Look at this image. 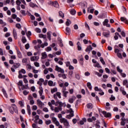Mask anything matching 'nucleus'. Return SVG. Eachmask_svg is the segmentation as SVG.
I'll use <instances>...</instances> for the list:
<instances>
[{
  "mask_svg": "<svg viewBox=\"0 0 128 128\" xmlns=\"http://www.w3.org/2000/svg\"><path fill=\"white\" fill-rule=\"evenodd\" d=\"M123 86H126V88H128V80H123Z\"/></svg>",
  "mask_w": 128,
  "mask_h": 128,
  "instance_id": "412c9836",
  "label": "nucleus"
},
{
  "mask_svg": "<svg viewBox=\"0 0 128 128\" xmlns=\"http://www.w3.org/2000/svg\"><path fill=\"white\" fill-rule=\"evenodd\" d=\"M39 38H46V35H44V34H39Z\"/></svg>",
  "mask_w": 128,
  "mask_h": 128,
  "instance_id": "cd10ccee",
  "label": "nucleus"
},
{
  "mask_svg": "<svg viewBox=\"0 0 128 128\" xmlns=\"http://www.w3.org/2000/svg\"><path fill=\"white\" fill-rule=\"evenodd\" d=\"M41 46L40 44H38L36 46H34V48L36 50H39V48H40Z\"/></svg>",
  "mask_w": 128,
  "mask_h": 128,
  "instance_id": "2f4dec72",
  "label": "nucleus"
},
{
  "mask_svg": "<svg viewBox=\"0 0 128 128\" xmlns=\"http://www.w3.org/2000/svg\"><path fill=\"white\" fill-rule=\"evenodd\" d=\"M90 74L88 72H86L84 73V76H90Z\"/></svg>",
  "mask_w": 128,
  "mask_h": 128,
  "instance_id": "69168bd1",
  "label": "nucleus"
},
{
  "mask_svg": "<svg viewBox=\"0 0 128 128\" xmlns=\"http://www.w3.org/2000/svg\"><path fill=\"white\" fill-rule=\"evenodd\" d=\"M87 86L90 88V90H92V84L90 82H87Z\"/></svg>",
  "mask_w": 128,
  "mask_h": 128,
  "instance_id": "473e14b6",
  "label": "nucleus"
},
{
  "mask_svg": "<svg viewBox=\"0 0 128 128\" xmlns=\"http://www.w3.org/2000/svg\"><path fill=\"white\" fill-rule=\"evenodd\" d=\"M66 30L68 34H70V28L68 27H66Z\"/></svg>",
  "mask_w": 128,
  "mask_h": 128,
  "instance_id": "37998d69",
  "label": "nucleus"
},
{
  "mask_svg": "<svg viewBox=\"0 0 128 128\" xmlns=\"http://www.w3.org/2000/svg\"><path fill=\"white\" fill-rule=\"evenodd\" d=\"M68 112L70 113V114H71V116H74V110H72V108H70L69 110H67Z\"/></svg>",
  "mask_w": 128,
  "mask_h": 128,
  "instance_id": "aec40b11",
  "label": "nucleus"
},
{
  "mask_svg": "<svg viewBox=\"0 0 128 128\" xmlns=\"http://www.w3.org/2000/svg\"><path fill=\"white\" fill-rule=\"evenodd\" d=\"M22 40L23 44H26V37L24 36L22 37Z\"/></svg>",
  "mask_w": 128,
  "mask_h": 128,
  "instance_id": "72a5a7b5",
  "label": "nucleus"
},
{
  "mask_svg": "<svg viewBox=\"0 0 128 128\" xmlns=\"http://www.w3.org/2000/svg\"><path fill=\"white\" fill-rule=\"evenodd\" d=\"M55 70H56V72H61V74H64V70L59 67L58 66H56Z\"/></svg>",
  "mask_w": 128,
  "mask_h": 128,
  "instance_id": "7ed1b4c3",
  "label": "nucleus"
},
{
  "mask_svg": "<svg viewBox=\"0 0 128 128\" xmlns=\"http://www.w3.org/2000/svg\"><path fill=\"white\" fill-rule=\"evenodd\" d=\"M116 100V97L114 96V95H112L111 97L110 98V100H112V102L114 100Z\"/></svg>",
  "mask_w": 128,
  "mask_h": 128,
  "instance_id": "09e8293b",
  "label": "nucleus"
},
{
  "mask_svg": "<svg viewBox=\"0 0 128 128\" xmlns=\"http://www.w3.org/2000/svg\"><path fill=\"white\" fill-rule=\"evenodd\" d=\"M72 24V22L69 19H67V21L66 22V26H69L70 24Z\"/></svg>",
  "mask_w": 128,
  "mask_h": 128,
  "instance_id": "bb28decb",
  "label": "nucleus"
},
{
  "mask_svg": "<svg viewBox=\"0 0 128 128\" xmlns=\"http://www.w3.org/2000/svg\"><path fill=\"white\" fill-rule=\"evenodd\" d=\"M58 92V88H56L51 90L52 94H54V92Z\"/></svg>",
  "mask_w": 128,
  "mask_h": 128,
  "instance_id": "a19ab883",
  "label": "nucleus"
},
{
  "mask_svg": "<svg viewBox=\"0 0 128 128\" xmlns=\"http://www.w3.org/2000/svg\"><path fill=\"white\" fill-rule=\"evenodd\" d=\"M59 42H60V43H59L60 46L61 48H62V46H64V44H62V40L60 38V40H59Z\"/></svg>",
  "mask_w": 128,
  "mask_h": 128,
  "instance_id": "c756f323",
  "label": "nucleus"
},
{
  "mask_svg": "<svg viewBox=\"0 0 128 128\" xmlns=\"http://www.w3.org/2000/svg\"><path fill=\"white\" fill-rule=\"evenodd\" d=\"M27 110H28V114L29 116H30L31 110H30V105H27Z\"/></svg>",
  "mask_w": 128,
  "mask_h": 128,
  "instance_id": "5701e85b",
  "label": "nucleus"
},
{
  "mask_svg": "<svg viewBox=\"0 0 128 128\" xmlns=\"http://www.w3.org/2000/svg\"><path fill=\"white\" fill-rule=\"evenodd\" d=\"M120 20L121 22H124L125 24H128V20H127L125 17H121Z\"/></svg>",
  "mask_w": 128,
  "mask_h": 128,
  "instance_id": "ddd939ff",
  "label": "nucleus"
},
{
  "mask_svg": "<svg viewBox=\"0 0 128 128\" xmlns=\"http://www.w3.org/2000/svg\"><path fill=\"white\" fill-rule=\"evenodd\" d=\"M50 50H52V47L51 46L47 47L46 49V52H50Z\"/></svg>",
  "mask_w": 128,
  "mask_h": 128,
  "instance_id": "5fc2aeb1",
  "label": "nucleus"
},
{
  "mask_svg": "<svg viewBox=\"0 0 128 128\" xmlns=\"http://www.w3.org/2000/svg\"><path fill=\"white\" fill-rule=\"evenodd\" d=\"M60 94H60V92H57L56 93V96H58L59 98H62V96H60Z\"/></svg>",
  "mask_w": 128,
  "mask_h": 128,
  "instance_id": "c03bdc74",
  "label": "nucleus"
},
{
  "mask_svg": "<svg viewBox=\"0 0 128 128\" xmlns=\"http://www.w3.org/2000/svg\"><path fill=\"white\" fill-rule=\"evenodd\" d=\"M37 104L40 108H42V106H44V103H42V102L40 100V99H38L37 100Z\"/></svg>",
  "mask_w": 128,
  "mask_h": 128,
  "instance_id": "1a4fd4ad",
  "label": "nucleus"
},
{
  "mask_svg": "<svg viewBox=\"0 0 128 128\" xmlns=\"http://www.w3.org/2000/svg\"><path fill=\"white\" fill-rule=\"evenodd\" d=\"M20 4H22V2L20 0H16V4H17V6H20Z\"/></svg>",
  "mask_w": 128,
  "mask_h": 128,
  "instance_id": "6e6d98bb",
  "label": "nucleus"
},
{
  "mask_svg": "<svg viewBox=\"0 0 128 128\" xmlns=\"http://www.w3.org/2000/svg\"><path fill=\"white\" fill-rule=\"evenodd\" d=\"M26 50H28L30 48V44L28 43L25 45Z\"/></svg>",
  "mask_w": 128,
  "mask_h": 128,
  "instance_id": "8fccbe9b",
  "label": "nucleus"
},
{
  "mask_svg": "<svg viewBox=\"0 0 128 128\" xmlns=\"http://www.w3.org/2000/svg\"><path fill=\"white\" fill-rule=\"evenodd\" d=\"M39 89L40 90L38 91V92L40 94V96H42V92H44V89L42 88V86H40L39 88Z\"/></svg>",
  "mask_w": 128,
  "mask_h": 128,
  "instance_id": "f3484780",
  "label": "nucleus"
},
{
  "mask_svg": "<svg viewBox=\"0 0 128 128\" xmlns=\"http://www.w3.org/2000/svg\"><path fill=\"white\" fill-rule=\"evenodd\" d=\"M86 122V118H83L82 120H80V124L82 125L84 124V122Z\"/></svg>",
  "mask_w": 128,
  "mask_h": 128,
  "instance_id": "b1692460",
  "label": "nucleus"
},
{
  "mask_svg": "<svg viewBox=\"0 0 128 128\" xmlns=\"http://www.w3.org/2000/svg\"><path fill=\"white\" fill-rule=\"evenodd\" d=\"M102 34L105 38H110V30H108L106 32H103Z\"/></svg>",
  "mask_w": 128,
  "mask_h": 128,
  "instance_id": "39448f33",
  "label": "nucleus"
},
{
  "mask_svg": "<svg viewBox=\"0 0 128 128\" xmlns=\"http://www.w3.org/2000/svg\"><path fill=\"white\" fill-rule=\"evenodd\" d=\"M58 14L60 16H64V14L62 11H60Z\"/></svg>",
  "mask_w": 128,
  "mask_h": 128,
  "instance_id": "3c124183",
  "label": "nucleus"
},
{
  "mask_svg": "<svg viewBox=\"0 0 128 128\" xmlns=\"http://www.w3.org/2000/svg\"><path fill=\"white\" fill-rule=\"evenodd\" d=\"M90 50H92V47L91 45L88 46L86 48L85 52H88V54H90Z\"/></svg>",
  "mask_w": 128,
  "mask_h": 128,
  "instance_id": "0eeeda50",
  "label": "nucleus"
},
{
  "mask_svg": "<svg viewBox=\"0 0 128 128\" xmlns=\"http://www.w3.org/2000/svg\"><path fill=\"white\" fill-rule=\"evenodd\" d=\"M9 64H14V60H9Z\"/></svg>",
  "mask_w": 128,
  "mask_h": 128,
  "instance_id": "bf43d9fd",
  "label": "nucleus"
},
{
  "mask_svg": "<svg viewBox=\"0 0 128 128\" xmlns=\"http://www.w3.org/2000/svg\"><path fill=\"white\" fill-rule=\"evenodd\" d=\"M116 70L118 72H120V74H121V72H122V70H120L119 66L116 67Z\"/></svg>",
  "mask_w": 128,
  "mask_h": 128,
  "instance_id": "58836bf2",
  "label": "nucleus"
},
{
  "mask_svg": "<svg viewBox=\"0 0 128 128\" xmlns=\"http://www.w3.org/2000/svg\"><path fill=\"white\" fill-rule=\"evenodd\" d=\"M102 114L105 116V118H112V114L110 112H106V111H102Z\"/></svg>",
  "mask_w": 128,
  "mask_h": 128,
  "instance_id": "20e7f679",
  "label": "nucleus"
},
{
  "mask_svg": "<svg viewBox=\"0 0 128 128\" xmlns=\"http://www.w3.org/2000/svg\"><path fill=\"white\" fill-rule=\"evenodd\" d=\"M82 8H86V2H84L81 4Z\"/></svg>",
  "mask_w": 128,
  "mask_h": 128,
  "instance_id": "a18cd8bd",
  "label": "nucleus"
},
{
  "mask_svg": "<svg viewBox=\"0 0 128 128\" xmlns=\"http://www.w3.org/2000/svg\"><path fill=\"white\" fill-rule=\"evenodd\" d=\"M100 60L102 64L104 65L106 64V62H104V58H102V57H100Z\"/></svg>",
  "mask_w": 128,
  "mask_h": 128,
  "instance_id": "c85d7f7f",
  "label": "nucleus"
},
{
  "mask_svg": "<svg viewBox=\"0 0 128 128\" xmlns=\"http://www.w3.org/2000/svg\"><path fill=\"white\" fill-rule=\"evenodd\" d=\"M35 30L36 32H38V34H40V32H42V30L40 29V28H36Z\"/></svg>",
  "mask_w": 128,
  "mask_h": 128,
  "instance_id": "ea45409f",
  "label": "nucleus"
},
{
  "mask_svg": "<svg viewBox=\"0 0 128 128\" xmlns=\"http://www.w3.org/2000/svg\"><path fill=\"white\" fill-rule=\"evenodd\" d=\"M52 34V32L49 31L47 32V38L48 40L50 41L52 40V38H51V34Z\"/></svg>",
  "mask_w": 128,
  "mask_h": 128,
  "instance_id": "dca6fc26",
  "label": "nucleus"
},
{
  "mask_svg": "<svg viewBox=\"0 0 128 128\" xmlns=\"http://www.w3.org/2000/svg\"><path fill=\"white\" fill-rule=\"evenodd\" d=\"M120 34L123 36L124 38H126V33L122 31L121 32Z\"/></svg>",
  "mask_w": 128,
  "mask_h": 128,
  "instance_id": "13d9d810",
  "label": "nucleus"
},
{
  "mask_svg": "<svg viewBox=\"0 0 128 128\" xmlns=\"http://www.w3.org/2000/svg\"><path fill=\"white\" fill-rule=\"evenodd\" d=\"M30 104H31L32 106V104H34V100L33 99L30 100Z\"/></svg>",
  "mask_w": 128,
  "mask_h": 128,
  "instance_id": "680f3d73",
  "label": "nucleus"
},
{
  "mask_svg": "<svg viewBox=\"0 0 128 128\" xmlns=\"http://www.w3.org/2000/svg\"><path fill=\"white\" fill-rule=\"evenodd\" d=\"M17 56L18 58H22V54L20 51V50H17Z\"/></svg>",
  "mask_w": 128,
  "mask_h": 128,
  "instance_id": "9b49d317",
  "label": "nucleus"
},
{
  "mask_svg": "<svg viewBox=\"0 0 128 128\" xmlns=\"http://www.w3.org/2000/svg\"><path fill=\"white\" fill-rule=\"evenodd\" d=\"M34 64L35 66H36V68L40 67V63H38V62H34Z\"/></svg>",
  "mask_w": 128,
  "mask_h": 128,
  "instance_id": "603ef678",
  "label": "nucleus"
},
{
  "mask_svg": "<svg viewBox=\"0 0 128 128\" xmlns=\"http://www.w3.org/2000/svg\"><path fill=\"white\" fill-rule=\"evenodd\" d=\"M16 28H18V29L20 28H22V26L20 25V24H17L16 25Z\"/></svg>",
  "mask_w": 128,
  "mask_h": 128,
  "instance_id": "4d7b16f0",
  "label": "nucleus"
},
{
  "mask_svg": "<svg viewBox=\"0 0 128 128\" xmlns=\"http://www.w3.org/2000/svg\"><path fill=\"white\" fill-rule=\"evenodd\" d=\"M20 12L22 14V16H26V10H21L20 11Z\"/></svg>",
  "mask_w": 128,
  "mask_h": 128,
  "instance_id": "393cba45",
  "label": "nucleus"
},
{
  "mask_svg": "<svg viewBox=\"0 0 128 128\" xmlns=\"http://www.w3.org/2000/svg\"><path fill=\"white\" fill-rule=\"evenodd\" d=\"M86 106L88 108H89L90 110H92V108H94V106H92V103H88L86 104Z\"/></svg>",
  "mask_w": 128,
  "mask_h": 128,
  "instance_id": "4be33fe9",
  "label": "nucleus"
},
{
  "mask_svg": "<svg viewBox=\"0 0 128 128\" xmlns=\"http://www.w3.org/2000/svg\"><path fill=\"white\" fill-rule=\"evenodd\" d=\"M60 122H61V124L64 123V124L65 126H70V123L68 122V120L64 118H60Z\"/></svg>",
  "mask_w": 128,
  "mask_h": 128,
  "instance_id": "f03ea898",
  "label": "nucleus"
},
{
  "mask_svg": "<svg viewBox=\"0 0 128 128\" xmlns=\"http://www.w3.org/2000/svg\"><path fill=\"white\" fill-rule=\"evenodd\" d=\"M30 93L29 92H26V90H24L23 92V94H24V96H27V94H28Z\"/></svg>",
  "mask_w": 128,
  "mask_h": 128,
  "instance_id": "864d4df0",
  "label": "nucleus"
},
{
  "mask_svg": "<svg viewBox=\"0 0 128 128\" xmlns=\"http://www.w3.org/2000/svg\"><path fill=\"white\" fill-rule=\"evenodd\" d=\"M20 66V63H16V64H14L12 66V68H18Z\"/></svg>",
  "mask_w": 128,
  "mask_h": 128,
  "instance_id": "a211bd4d",
  "label": "nucleus"
},
{
  "mask_svg": "<svg viewBox=\"0 0 128 128\" xmlns=\"http://www.w3.org/2000/svg\"><path fill=\"white\" fill-rule=\"evenodd\" d=\"M108 20L106 19L103 22V26H106L107 28H110V24H108Z\"/></svg>",
  "mask_w": 128,
  "mask_h": 128,
  "instance_id": "423d86ee",
  "label": "nucleus"
},
{
  "mask_svg": "<svg viewBox=\"0 0 128 128\" xmlns=\"http://www.w3.org/2000/svg\"><path fill=\"white\" fill-rule=\"evenodd\" d=\"M54 2L50 1L48 2V6H52Z\"/></svg>",
  "mask_w": 128,
  "mask_h": 128,
  "instance_id": "774afa93",
  "label": "nucleus"
},
{
  "mask_svg": "<svg viewBox=\"0 0 128 128\" xmlns=\"http://www.w3.org/2000/svg\"><path fill=\"white\" fill-rule=\"evenodd\" d=\"M120 74H121L122 78H126V74L122 73V72L120 73Z\"/></svg>",
  "mask_w": 128,
  "mask_h": 128,
  "instance_id": "338daca9",
  "label": "nucleus"
},
{
  "mask_svg": "<svg viewBox=\"0 0 128 128\" xmlns=\"http://www.w3.org/2000/svg\"><path fill=\"white\" fill-rule=\"evenodd\" d=\"M52 84H54V82L52 80H49L48 82V86H52Z\"/></svg>",
  "mask_w": 128,
  "mask_h": 128,
  "instance_id": "7c9ffc66",
  "label": "nucleus"
},
{
  "mask_svg": "<svg viewBox=\"0 0 128 128\" xmlns=\"http://www.w3.org/2000/svg\"><path fill=\"white\" fill-rule=\"evenodd\" d=\"M18 78H22V74H20V70L18 71Z\"/></svg>",
  "mask_w": 128,
  "mask_h": 128,
  "instance_id": "49530a36",
  "label": "nucleus"
},
{
  "mask_svg": "<svg viewBox=\"0 0 128 128\" xmlns=\"http://www.w3.org/2000/svg\"><path fill=\"white\" fill-rule=\"evenodd\" d=\"M32 98H32V94H30L28 96V100H32Z\"/></svg>",
  "mask_w": 128,
  "mask_h": 128,
  "instance_id": "e2e57ef3",
  "label": "nucleus"
},
{
  "mask_svg": "<svg viewBox=\"0 0 128 128\" xmlns=\"http://www.w3.org/2000/svg\"><path fill=\"white\" fill-rule=\"evenodd\" d=\"M122 120H124L125 122V124H128V118H122Z\"/></svg>",
  "mask_w": 128,
  "mask_h": 128,
  "instance_id": "e433bc0d",
  "label": "nucleus"
},
{
  "mask_svg": "<svg viewBox=\"0 0 128 128\" xmlns=\"http://www.w3.org/2000/svg\"><path fill=\"white\" fill-rule=\"evenodd\" d=\"M38 58H40L38 56H34L30 58V60L31 62H35V60L38 62Z\"/></svg>",
  "mask_w": 128,
  "mask_h": 128,
  "instance_id": "6e6552de",
  "label": "nucleus"
},
{
  "mask_svg": "<svg viewBox=\"0 0 128 128\" xmlns=\"http://www.w3.org/2000/svg\"><path fill=\"white\" fill-rule=\"evenodd\" d=\"M96 124H95V126L96 128H100V121L98 120H97L96 121Z\"/></svg>",
  "mask_w": 128,
  "mask_h": 128,
  "instance_id": "6ab92c4d",
  "label": "nucleus"
},
{
  "mask_svg": "<svg viewBox=\"0 0 128 128\" xmlns=\"http://www.w3.org/2000/svg\"><path fill=\"white\" fill-rule=\"evenodd\" d=\"M42 60H44V58H46V57L48 56V55L46 54V52H44L42 53Z\"/></svg>",
  "mask_w": 128,
  "mask_h": 128,
  "instance_id": "2eb2a0df",
  "label": "nucleus"
},
{
  "mask_svg": "<svg viewBox=\"0 0 128 128\" xmlns=\"http://www.w3.org/2000/svg\"><path fill=\"white\" fill-rule=\"evenodd\" d=\"M30 6H31V8H34V6H36V4L32 2H30Z\"/></svg>",
  "mask_w": 128,
  "mask_h": 128,
  "instance_id": "052dcab7",
  "label": "nucleus"
},
{
  "mask_svg": "<svg viewBox=\"0 0 128 128\" xmlns=\"http://www.w3.org/2000/svg\"><path fill=\"white\" fill-rule=\"evenodd\" d=\"M68 94V92L63 90V96L64 98H66Z\"/></svg>",
  "mask_w": 128,
  "mask_h": 128,
  "instance_id": "4c0bfd02",
  "label": "nucleus"
},
{
  "mask_svg": "<svg viewBox=\"0 0 128 128\" xmlns=\"http://www.w3.org/2000/svg\"><path fill=\"white\" fill-rule=\"evenodd\" d=\"M54 8H60V4H58V2L55 1L53 2V4H52Z\"/></svg>",
  "mask_w": 128,
  "mask_h": 128,
  "instance_id": "f8f14e48",
  "label": "nucleus"
},
{
  "mask_svg": "<svg viewBox=\"0 0 128 128\" xmlns=\"http://www.w3.org/2000/svg\"><path fill=\"white\" fill-rule=\"evenodd\" d=\"M0 78L2 80H4V78H6V76L4 75H2V73H0Z\"/></svg>",
  "mask_w": 128,
  "mask_h": 128,
  "instance_id": "de8ad7c7",
  "label": "nucleus"
},
{
  "mask_svg": "<svg viewBox=\"0 0 128 128\" xmlns=\"http://www.w3.org/2000/svg\"><path fill=\"white\" fill-rule=\"evenodd\" d=\"M70 14H72V16H74V14H76V10H72L70 11Z\"/></svg>",
  "mask_w": 128,
  "mask_h": 128,
  "instance_id": "f704fd0d",
  "label": "nucleus"
},
{
  "mask_svg": "<svg viewBox=\"0 0 128 128\" xmlns=\"http://www.w3.org/2000/svg\"><path fill=\"white\" fill-rule=\"evenodd\" d=\"M77 46H78V50H80V42H78L76 44Z\"/></svg>",
  "mask_w": 128,
  "mask_h": 128,
  "instance_id": "79ce46f5",
  "label": "nucleus"
},
{
  "mask_svg": "<svg viewBox=\"0 0 128 128\" xmlns=\"http://www.w3.org/2000/svg\"><path fill=\"white\" fill-rule=\"evenodd\" d=\"M18 86H24V84H22V80H20L18 82Z\"/></svg>",
  "mask_w": 128,
  "mask_h": 128,
  "instance_id": "0e129e2a",
  "label": "nucleus"
},
{
  "mask_svg": "<svg viewBox=\"0 0 128 128\" xmlns=\"http://www.w3.org/2000/svg\"><path fill=\"white\" fill-rule=\"evenodd\" d=\"M9 110L10 112V114H14V112L16 114H18V108H16V104H12V106L9 108Z\"/></svg>",
  "mask_w": 128,
  "mask_h": 128,
  "instance_id": "f257e3e1",
  "label": "nucleus"
},
{
  "mask_svg": "<svg viewBox=\"0 0 128 128\" xmlns=\"http://www.w3.org/2000/svg\"><path fill=\"white\" fill-rule=\"evenodd\" d=\"M16 22H20V19L19 18H18L16 16H12L13 20H16Z\"/></svg>",
  "mask_w": 128,
  "mask_h": 128,
  "instance_id": "c9c22d12",
  "label": "nucleus"
},
{
  "mask_svg": "<svg viewBox=\"0 0 128 128\" xmlns=\"http://www.w3.org/2000/svg\"><path fill=\"white\" fill-rule=\"evenodd\" d=\"M13 36L15 40L18 38V34H16V29L13 30Z\"/></svg>",
  "mask_w": 128,
  "mask_h": 128,
  "instance_id": "4468645a",
  "label": "nucleus"
},
{
  "mask_svg": "<svg viewBox=\"0 0 128 128\" xmlns=\"http://www.w3.org/2000/svg\"><path fill=\"white\" fill-rule=\"evenodd\" d=\"M76 98L75 96H72V98H69L68 102H70V104H73L74 102L76 100Z\"/></svg>",
  "mask_w": 128,
  "mask_h": 128,
  "instance_id": "9d476101",
  "label": "nucleus"
},
{
  "mask_svg": "<svg viewBox=\"0 0 128 128\" xmlns=\"http://www.w3.org/2000/svg\"><path fill=\"white\" fill-rule=\"evenodd\" d=\"M2 92H3L4 96L6 98H8V94H6V90H4V89H2Z\"/></svg>",
  "mask_w": 128,
  "mask_h": 128,
  "instance_id": "a878e982",
  "label": "nucleus"
}]
</instances>
